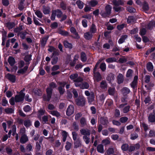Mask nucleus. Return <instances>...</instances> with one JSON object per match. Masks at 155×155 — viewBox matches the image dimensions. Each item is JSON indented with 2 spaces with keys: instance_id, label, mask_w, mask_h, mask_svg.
<instances>
[{
  "instance_id": "f257e3e1",
  "label": "nucleus",
  "mask_w": 155,
  "mask_h": 155,
  "mask_svg": "<svg viewBox=\"0 0 155 155\" xmlns=\"http://www.w3.org/2000/svg\"><path fill=\"white\" fill-rule=\"evenodd\" d=\"M56 87V84L54 82H51L49 84V87L46 89L47 98H44V99L48 101L50 100L51 96L53 89Z\"/></svg>"
},
{
  "instance_id": "f03ea898",
  "label": "nucleus",
  "mask_w": 155,
  "mask_h": 155,
  "mask_svg": "<svg viewBox=\"0 0 155 155\" xmlns=\"http://www.w3.org/2000/svg\"><path fill=\"white\" fill-rule=\"evenodd\" d=\"M112 7L110 5H107L105 7V12H101V15L104 17H106L110 14Z\"/></svg>"
},
{
  "instance_id": "7ed1b4c3",
  "label": "nucleus",
  "mask_w": 155,
  "mask_h": 155,
  "mask_svg": "<svg viewBox=\"0 0 155 155\" xmlns=\"http://www.w3.org/2000/svg\"><path fill=\"white\" fill-rule=\"evenodd\" d=\"M25 96V94L22 91H20L19 95H16L15 97V102H20L22 101Z\"/></svg>"
},
{
  "instance_id": "20e7f679",
  "label": "nucleus",
  "mask_w": 155,
  "mask_h": 155,
  "mask_svg": "<svg viewBox=\"0 0 155 155\" xmlns=\"http://www.w3.org/2000/svg\"><path fill=\"white\" fill-rule=\"evenodd\" d=\"M75 102L78 105L83 106L85 104V100L83 97H79L75 100Z\"/></svg>"
},
{
  "instance_id": "39448f33",
  "label": "nucleus",
  "mask_w": 155,
  "mask_h": 155,
  "mask_svg": "<svg viewBox=\"0 0 155 155\" xmlns=\"http://www.w3.org/2000/svg\"><path fill=\"white\" fill-rule=\"evenodd\" d=\"M74 108L73 105H70L69 106L66 110V114L68 116H70L74 113Z\"/></svg>"
},
{
  "instance_id": "423d86ee",
  "label": "nucleus",
  "mask_w": 155,
  "mask_h": 155,
  "mask_svg": "<svg viewBox=\"0 0 155 155\" xmlns=\"http://www.w3.org/2000/svg\"><path fill=\"white\" fill-rule=\"evenodd\" d=\"M83 79L80 77L78 78L75 80L74 81V85L76 87H80L82 81Z\"/></svg>"
},
{
  "instance_id": "0eeeda50",
  "label": "nucleus",
  "mask_w": 155,
  "mask_h": 155,
  "mask_svg": "<svg viewBox=\"0 0 155 155\" xmlns=\"http://www.w3.org/2000/svg\"><path fill=\"white\" fill-rule=\"evenodd\" d=\"M66 83L65 82L60 83V86L58 88V90L60 94H62L64 92V87Z\"/></svg>"
},
{
  "instance_id": "6e6552de",
  "label": "nucleus",
  "mask_w": 155,
  "mask_h": 155,
  "mask_svg": "<svg viewBox=\"0 0 155 155\" xmlns=\"http://www.w3.org/2000/svg\"><path fill=\"white\" fill-rule=\"evenodd\" d=\"M93 34L89 31L87 32L84 34V38L87 40L91 39L93 37Z\"/></svg>"
},
{
  "instance_id": "1a4fd4ad",
  "label": "nucleus",
  "mask_w": 155,
  "mask_h": 155,
  "mask_svg": "<svg viewBox=\"0 0 155 155\" xmlns=\"http://www.w3.org/2000/svg\"><path fill=\"white\" fill-rule=\"evenodd\" d=\"M70 31L71 33L73 34L74 35V37L76 39H78L79 38V37L77 32L76 29L73 27H71L70 28Z\"/></svg>"
},
{
  "instance_id": "9d476101",
  "label": "nucleus",
  "mask_w": 155,
  "mask_h": 155,
  "mask_svg": "<svg viewBox=\"0 0 155 155\" xmlns=\"http://www.w3.org/2000/svg\"><path fill=\"white\" fill-rule=\"evenodd\" d=\"M99 121L103 125H107L108 123V119L107 118L101 117Z\"/></svg>"
},
{
  "instance_id": "9b49d317",
  "label": "nucleus",
  "mask_w": 155,
  "mask_h": 155,
  "mask_svg": "<svg viewBox=\"0 0 155 155\" xmlns=\"http://www.w3.org/2000/svg\"><path fill=\"white\" fill-rule=\"evenodd\" d=\"M81 134L83 135H88L90 136V133L89 130L88 129H82L80 130Z\"/></svg>"
},
{
  "instance_id": "f8f14e48",
  "label": "nucleus",
  "mask_w": 155,
  "mask_h": 155,
  "mask_svg": "<svg viewBox=\"0 0 155 155\" xmlns=\"http://www.w3.org/2000/svg\"><path fill=\"white\" fill-rule=\"evenodd\" d=\"M28 140V138L26 135H21L20 139V142L21 143H24Z\"/></svg>"
},
{
  "instance_id": "ddd939ff",
  "label": "nucleus",
  "mask_w": 155,
  "mask_h": 155,
  "mask_svg": "<svg viewBox=\"0 0 155 155\" xmlns=\"http://www.w3.org/2000/svg\"><path fill=\"white\" fill-rule=\"evenodd\" d=\"M48 112L53 116H55L57 117H60L61 116L60 113L57 110H51Z\"/></svg>"
},
{
  "instance_id": "4468645a",
  "label": "nucleus",
  "mask_w": 155,
  "mask_h": 155,
  "mask_svg": "<svg viewBox=\"0 0 155 155\" xmlns=\"http://www.w3.org/2000/svg\"><path fill=\"white\" fill-rule=\"evenodd\" d=\"M6 77L12 82H15V76L8 74L6 75Z\"/></svg>"
},
{
  "instance_id": "2eb2a0df",
  "label": "nucleus",
  "mask_w": 155,
  "mask_h": 155,
  "mask_svg": "<svg viewBox=\"0 0 155 155\" xmlns=\"http://www.w3.org/2000/svg\"><path fill=\"white\" fill-rule=\"evenodd\" d=\"M138 78V77L137 76H135L134 77V81L131 84V86L132 87L134 88L136 86L137 84Z\"/></svg>"
},
{
  "instance_id": "dca6fc26",
  "label": "nucleus",
  "mask_w": 155,
  "mask_h": 155,
  "mask_svg": "<svg viewBox=\"0 0 155 155\" xmlns=\"http://www.w3.org/2000/svg\"><path fill=\"white\" fill-rule=\"evenodd\" d=\"M94 78L95 79L98 81L101 80V74L98 72H94Z\"/></svg>"
},
{
  "instance_id": "f3484780",
  "label": "nucleus",
  "mask_w": 155,
  "mask_h": 155,
  "mask_svg": "<svg viewBox=\"0 0 155 155\" xmlns=\"http://www.w3.org/2000/svg\"><path fill=\"white\" fill-rule=\"evenodd\" d=\"M149 120L151 122H155V111H154L153 114H150L149 117Z\"/></svg>"
},
{
  "instance_id": "a211bd4d",
  "label": "nucleus",
  "mask_w": 155,
  "mask_h": 155,
  "mask_svg": "<svg viewBox=\"0 0 155 155\" xmlns=\"http://www.w3.org/2000/svg\"><path fill=\"white\" fill-rule=\"evenodd\" d=\"M97 150L98 152L103 153L104 152L103 145L102 144H99L97 147Z\"/></svg>"
},
{
  "instance_id": "6ab92c4d",
  "label": "nucleus",
  "mask_w": 155,
  "mask_h": 155,
  "mask_svg": "<svg viewBox=\"0 0 155 155\" xmlns=\"http://www.w3.org/2000/svg\"><path fill=\"white\" fill-rule=\"evenodd\" d=\"M88 102L90 104H92L94 100V96L93 94H92L88 97Z\"/></svg>"
},
{
  "instance_id": "aec40b11",
  "label": "nucleus",
  "mask_w": 155,
  "mask_h": 155,
  "mask_svg": "<svg viewBox=\"0 0 155 155\" xmlns=\"http://www.w3.org/2000/svg\"><path fill=\"white\" fill-rule=\"evenodd\" d=\"M8 61L11 66L14 65L15 63V58L12 57H10L8 59Z\"/></svg>"
},
{
  "instance_id": "412c9836",
  "label": "nucleus",
  "mask_w": 155,
  "mask_h": 155,
  "mask_svg": "<svg viewBox=\"0 0 155 155\" xmlns=\"http://www.w3.org/2000/svg\"><path fill=\"white\" fill-rule=\"evenodd\" d=\"M97 28L96 26L93 24L91 26L90 29V32H91L92 34L95 33L97 31Z\"/></svg>"
},
{
  "instance_id": "4be33fe9",
  "label": "nucleus",
  "mask_w": 155,
  "mask_h": 155,
  "mask_svg": "<svg viewBox=\"0 0 155 155\" xmlns=\"http://www.w3.org/2000/svg\"><path fill=\"white\" fill-rule=\"evenodd\" d=\"M117 79L118 84H120L122 83L124 81L123 75L122 74H119L117 76Z\"/></svg>"
},
{
  "instance_id": "5701e85b",
  "label": "nucleus",
  "mask_w": 155,
  "mask_h": 155,
  "mask_svg": "<svg viewBox=\"0 0 155 155\" xmlns=\"http://www.w3.org/2000/svg\"><path fill=\"white\" fill-rule=\"evenodd\" d=\"M130 92V89L127 87H124L122 90V93L124 96L129 94Z\"/></svg>"
},
{
  "instance_id": "b1692460",
  "label": "nucleus",
  "mask_w": 155,
  "mask_h": 155,
  "mask_svg": "<svg viewBox=\"0 0 155 155\" xmlns=\"http://www.w3.org/2000/svg\"><path fill=\"white\" fill-rule=\"evenodd\" d=\"M127 36L126 35H123L121 36L118 41V42L119 44H121L124 42L125 40L127 38Z\"/></svg>"
},
{
  "instance_id": "393cba45",
  "label": "nucleus",
  "mask_w": 155,
  "mask_h": 155,
  "mask_svg": "<svg viewBox=\"0 0 155 155\" xmlns=\"http://www.w3.org/2000/svg\"><path fill=\"white\" fill-rule=\"evenodd\" d=\"M48 50L51 52H53L52 53L53 56H54V55H56L58 53L56 49L53 47H50Z\"/></svg>"
},
{
  "instance_id": "a878e982",
  "label": "nucleus",
  "mask_w": 155,
  "mask_h": 155,
  "mask_svg": "<svg viewBox=\"0 0 155 155\" xmlns=\"http://www.w3.org/2000/svg\"><path fill=\"white\" fill-rule=\"evenodd\" d=\"M113 3L116 6L122 5L123 4V2L121 0H119L118 1L116 0H114L113 1Z\"/></svg>"
},
{
  "instance_id": "bb28decb",
  "label": "nucleus",
  "mask_w": 155,
  "mask_h": 155,
  "mask_svg": "<svg viewBox=\"0 0 155 155\" xmlns=\"http://www.w3.org/2000/svg\"><path fill=\"white\" fill-rule=\"evenodd\" d=\"M64 45L66 48H72V45L71 43H69L67 41H65L64 42Z\"/></svg>"
},
{
  "instance_id": "cd10ccee",
  "label": "nucleus",
  "mask_w": 155,
  "mask_h": 155,
  "mask_svg": "<svg viewBox=\"0 0 155 155\" xmlns=\"http://www.w3.org/2000/svg\"><path fill=\"white\" fill-rule=\"evenodd\" d=\"M89 87V85L86 82L83 83L82 82L80 88L82 89H87Z\"/></svg>"
},
{
  "instance_id": "c85d7f7f",
  "label": "nucleus",
  "mask_w": 155,
  "mask_h": 155,
  "mask_svg": "<svg viewBox=\"0 0 155 155\" xmlns=\"http://www.w3.org/2000/svg\"><path fill=\"white\" fill-rule=\"evenodd\" d=\"M78 7L80 9H82L84 6V3L80 0L77 1L76 2Z\"/></svg>"
},
{
  "instance_id": "c756f323",
  "label": "nucleus",
  "mask_w": 155,
  "mask_h": 155,
  "mask_svg": "<svg viewBox=\"0 0 155 155\" xmlns=\"http://www.w3.org/2000/svg\"><path fill=\"white\" fill-rule=\"evenodd\" d=\"M90 136L84 135L83 137V139L86 144H88L90 142Z\"/></svg>"
},
{
  "instance_id": "7c9ffc66",
  "label": "nucleus",
  "mask_w": 155,
  "mask_h": 155,
  "mask_svg": "<svg viewBox=\"0 0 155 155\" xmlns=\"http://www.w3.org/2000/svg\"><path fill=\"white\" fill-rule=\"evenodd\" d=\"M147 69L149 71H152L153 69V66L151 62L148 63L147 64Z\"/></svg>"
},
{
  "instance_id": "2f4dec72",
  "label": "nucleus",
  "mask_w": 155,
  "mask_h": 155,
  "mask_svg": "<svg viewBox=\"0 0 155 155\" xmlns=\"http://www.w3.org/2000/svg\"><path fill=\"white\" fill-rule=\"evenodd\" d=\"M5 111L7 114H12L13 113L14 110L11 108H7L5 109Z\"/></svg>"
},
{
  "instance_id": "473e14b6",
  "label": "nucleus",
  "mask_w": 155,
  "mask_h": 155,
  "mask_svg": "<svg viewBox=\"0 0 155 155\" xmlns=\"http://www.w3.org/2000/svg\"><path fill=\"white\" fill-rule=\"evenodd\" d=\"M106 61L107 62L109 63L116 62L117 61V60L115 58H110L107 59Z\"/></svg>"
},
{
  "instance_id": "72a5a7b5",
  "label": "nucleus",
  "mask_w": 155,
  "mask_h": 155,
  "mask_svg": "<svg viewBox=\"0 0 155 155\" xmlns=\"http://www.w3.org/2000/svg\"><path fill=\"white\" fill-rule=\"evenodd\" d=\"M28 68V67L26 66L24 67L23 69L19 70L17 72L18 73L23 74L25 73L27 70Z\"/></svg>"
},
{
  "instance_id": "f704fd0d",
  "label": "nucleus",
  "mask_w": 155,
  "mask_h": 155,
  "mask_svg": "<svg viewBox=\"0 0 155 155\" xmlns=\"http://www.w3.org/2000/svg\"><path fill=\"white\" fill-rule=\"evenodd\" d=\"M81 60L83 62H85L87 60V58L85 54L83 52H82L81 54Z\"/></svg>"
},
{
  "instance_id": "c9c22d12",
  "label": "nucleus",
  "mask_w": 155,
  "mask_h": 155,
  "mask_svg": "<svg viewBox=\"0 0 155 155\" xmlns=\"http://www.w3.org/2000/svg\"><path fill=\"white\" fill-rule=\"evenodd\" d=\"M78 74L76 73L70 75V78L71 80H73L74 82V81L75 80L78 78Z\"/></svg>"
},
{
  "instance_id": "e433bc0d",
  "label": "nucleus",
  "mask_w": 155,
  "mask_h": 155,
  "mask_svg": "<svg viewBox=\"0 0 155 155\" xmlns=\"http://www.w3.org/2000/svg\"><path fill=\"white\" fill-rule=\"evenodd\" d=\"M24 124L26 127H28L31 125V123L30 120H26L24 121Z\"/></svg>"
},
{
  "instance_id": "4c0bfd02",
  "label": "nucleus",
  "mask_w": 155,
  "mask_h": 155,
  "mask_svg": "<svg viewBox=\"0 0 155 155\" xmlns=\"http://www.w3.org/2000/svg\"><path fill=\"white\" fill-rule=\"evenodd\" d=\"M138 137V135L136 133L132 134H130V138L132 140H134Z\"/></svg>"
},
{
  "instance_id": "58836bf2",
  "label": "nucleus",
  "mask_w": 155,
  "mask_h": 155,
  "mask_svg": "<svg viewBox=\"0 0 155 155\" xmlns=\"http://www.w3.org/2000/svg\"><path fill=\"white\" fill-rule=\"evenodd\" d=\"M27 34L26 32H20L18 33V35L20 36V38L22 39H24Z\"/></svg>"
},
{
  "instance_id": "ea45409f",
  "label": "nucleus",
  "mask_w": 155,
  "mask_h": 155,
  "mask_svg": "<svg viewBox=\"0 0 155 155\" xmlns=\"http://www.w3.org/2000/svg\"><path fill=\"white\" fill-rule=\"evenodd\" d=\"M48 39V37H45L43 38L41 40V44L43 46H44L46 44L47 40Z\"/></svg>"
},
{
  "instance_id": "a19ab883",
  "label": "nucleus",
  "mask_w": 155,
  "mask_h": 155,
  "mask_svg": "<svg viewBox=\"0 0 155 155\" xmlns=\"http://www.w3.org/2000/svg\"><path fill=\"white\" fill-rule=\"evenodd\" d=\"M97 1L93 0L90 2L88 3V4L90 6L94 7L97 4Z\"/></svg>"
},
{
  "instance_id": "79ce46f5",
  "label": "nucleus",
  "mask_w": 155,
  "mask_h": 155,
  "mask_svg": "<svg viewBox=\"0 0 155 155\" xmlns=\"http://www.w3.org/2000/svg\"><path fill=\"white\" fill-rule=\"evenodd\" d=\"M74 144L75 147L76 148L79 147L81 146V142L79 138H78L77 140H76Z\"/></svg>"
},
{
  "instance_id": "37998d69",
  "label": "nucleus",
  "mask_w": 155,
  "mask_h": 155,
  "mask_svg": "<svg viewBox=\"0 0 155 155\" xmlns=\"http://www.w3.org/2000/svg\"><path fill=\"white\" fill-rule=\"evenodd\" d=\"M45 110H43L42 109H41L38 111V116L39 118H41V116L43 115L45 112Z\"/></svg>"
},
{
  "instance_id": "c03bdc74",
  "label": "nucleus",
  "mask_w": 155,
  "mask_h": 155,
  "mask_svg": "<svg viewBox=\"0 0 155 155\" xmlns=\"http://www.w3.org/2000/svg\"><path fill=\"white\" fill-rule=\"evenodd\" d=\"M143 8L144 11L146 12V11H147L149 9V7L148 4L146 2H144L143 5Z\"/></svg>"
},
{
  "instance_id": "a18cd8bd",
  "label": "nucleus",
  "mask_w": 155,
  "mask_h": 155,
  "mask_svg": "<svg viewBox=\"0 0 155 155\" xmlns=\"http://www.w3.org/2000/svg\"><path fill=\"white\" fill-rule=\"evenodd\" d=\"M80 122L82 126H84L86 124V119L84 117L81 118L80 120Z\"/></svg>"
},
{
  "instance_id": "49530a36",
  "label": "nucleus",
  "mask_w": 155,
  "mask_h": 155,
  "mask_svg": "<svg viewBox=\"0 0 155 155\" xmlns=\"http://www.w3.org/2000/svg\"><path fill=\"white\" fill-rule=\"evenodd\" d=\"M130 106H127L125 107L122 110L123 112L124 113H126L130 110Z\"/></svg>"
},
{
  "instance_id": "de8ad7c7",
  "label": "nucleus",
  "mask_w": 155,
  "mask_h": 155,
  "mask_svg": "<svg viewBox=\"0 0 155 155\" xmlns=\"http://www.w3.org/2000/svg\"><path fill=\"white\" fill-rule=\"evenodd\" d=\"M35 13L38 17L40 18H42V14L40 11H36L35 12Z\"/></svg>"
},
{
  "instance_id": "09e8293b",
  "label": "nucleus",
  "mask_w": 155,
  "mask_h": 155,
  "mask_svg": "<svg viewBox=\"0 0 155 155\" xmlns=\"http://www.w3.org/2000/svg\"><path fill=\"white\" fill-rule=\"evenodd\" d=\"M115 88H109L108 91L110 95H113L115 92Z\"/></svg>"
},
{
  "instance_id": "8fccbe9b",
  "label": "nucleus",
  "mask_w": 155,
  "mask_h": 155,
  "mask_svg": "<svg viewBox=\"0 0 155 155\" xmlns=\"http://www.w3.org/2000/svg\"><path fill=\"white\" fill-rule=\"evenodd\" d=\"M58 33L63 35H64V36H67V35H68V32H67L66 31H64L62 30H59L58 31Z\"/></svg>"
},
{
  "instance_id": "3c124183",
  "label": "nucleus",
  "mask_w": 155,
  "mask_h": 155,
  "mask_svg": "<svg viewBox=\"0 0 155 155\" xmlns=\"http://www.w3.org/2000/svg\"><path fill=\"white\" fill-rule=\"evenodd\" d=\"M56 12V14L57 17L58 18H60L62 15V12L59 10H55Z\"/></svg>"
},
{
  "instance_id": "603ef678",
  "label": "nucleus",
  "mask_w": 155,
  "mask_h": 155,
  "mask_svg": "<svg viewBox=\"0 0 155 155\" xmlns=\"http://www.w3.org/2000/svg\"><path fill=\"white\" fill-rule=\"evenodd\" d=\"M121 149L123 151H126L128 149V145L127 144H123L121 147Z\"/></svg>"
},
{
  "instance_id": "864d4df0",
  "label": "nucleus",
  "mask_w": 155,
  "mask_h": 155,
  "mask_svg": "<svg viewBox=\"0 0 155 155\" xmlns=\"http://www.w3.org/2000/svg\"><path fill=\"white\" fill-rule=\"evenodd\" d=\"M43 11L45 14H47L49 13L50 12V10L49 8L43 7Z\"/></svg>"
},
{
  "instance_id": "5fc2aeb1",
  "label": "nucleus",
  "mask_w": 155,
  "mask_h": 155,
  "mask_svg": "<svg viewBox=\"0 0 155 155\" xmlns=\"http://www.w3.org/2000/svg\"><path fill=\"white\" fill-rule=\"evenodd\" d=\"M141 126L144 129L145 131H147L148 129L147 125L144 123H141Z\"/></svg>"
},
{
  "instance_id": "6e6d98bb",
  "label": "nucleus",
  "mask_w": 155,
  "mask_h": 155,
  "mask_svg": "<svg viewBox=\"0 0 155 155\" xmlns=\"http://www.w3.org/2000/svg\"><path fill=\"white\" fill-rule=\"evenodd\" d=\"M56 12L55 10L52 12L51 16V18L52 20L54 21L55 20L56 15Z\"/></svg>"
},
{
  "instance_id": "4d7b16f0",
  "label": "nucleus",
  "mask_w": 155,
  "mask_h": 155,
  "mask_svg": "<svg viewBox=\"0 0 155 155\" xmlns=\"http://www.w3.org/2000/svg\"><path fill=\"white\" fill-rule=\"evenodd\" d=\"M132 71L131 69H129L127 73L126 76L127 77L130 78L132 76Z\"/></svg>"
},
{
  "instance_id": "13d9d810",
  "label": "nucleus",
  "mask_w": 155,
  "mask_h": 155,
  "mask_svg": "<svg viewBox=\"0 0 155 155\" xmlns=\"http://www.w3.org/2000/svg\"><path fill=\"white\" fill-rule=\"evenodd\" d=\"M100 68L103 71H104L106 69V64L104 63H103L101 64Z\"/></svg>"
},
{
  "instance_id": "bf43d9fd",
  "label": "nucleus",
  "mask_w": 155,
  "mask_h": 155,
  "mask_svg": "<svg viewBox=\"0 0 155 155\" xmlns=\"http://www.w3.org/2000/svg\"><path fill=\"white\" fill-rule=\"evenodd\" d=\"M2 3L3 5L5 6H8L9 4L8 0H2Z\"/></svg>"
},
{
  "instance_id": "052dcab7",
  "label": "nucleus",
  "mask_w": 155,
  "mask_h": 155,
  "mask_svg": "<svg viewBox=\"0 0 155 155\" xmlns=\"http://www.w3.org/2000/svg\"><path fill=\"white\" fill-rule=\"evenodd\" d=\"M41 146L40 145L39 143L38 142H37L36 143V147L35 150L36 151L38 152L40 151L41 149Z\"/></svg>"
},
{
  "instance_id": "680f3d73",
  "label": "nucleus",
  "mask_w": 155,
  "mask_h": 155,
  "mask_svg": "<svg viewBox=\"0 0 155 155\" xmlns=\"http://www.w3.org/2000/svg\"><path fill=\"white\" fill-rule=\"evenodd\" d=\"M128 118L126 117H122L120 119V121L122 123H124L127 122L128 120Z\"/></svg>"
},
{
  "instance_id": "e2e57ef3",
  "label": "nucleus",
  "mask_w": 155,
  "mask_h": 155,
  "mask_svg": "<svg viewBox=\"0 0 155 155\" xmlns=\"http://www.w3.org/2000/svg\"><path fill=\"white\" fill-rule=\"evenodd\" d=\"M71 143L68 142H67L66 145L65 146V148L67 150H68L71 148Z\"/></svg>"
},
{
  "instance_id": "0e129e2a",
  "label": "nucleus",
  "mask_w": 155,
  "mask_h": 155,
  "mask_svg": "<svg viewBox=\"0 0 155 155\" xmlns=\"http://www.w3.org/2000/svg\"><path fill=\"white\" fill-rule=\"evenodd\" d=\"M107 86L106 82L105 81H102L101 83V87L102 88H105Z\"/></svg>"
},
{
  "instance_id": "69168bd1",
  "label": "nucleus",
  "mask_w": 155,
  "mask_h": 155,
  "mask_svg": "<svg viewBox=\"0 0 155 155\" xmlns=\"http://www.w3.org/2000/svg\"><path fill=\"white\" fill-rule=\"evenodd\" d=\"M15 26V24L14 23H8L7 24V27L9 29L12 28Z\"/></svg>"
},
{
  "instance_id": "338daca9",
  "label": "nucleus",
  "mask_w": 155,
  "mask_h": 155,
  "mask_svg": "<svg viewBox=\"0 0 155 155\" xmlns=\"http://www.w3.org/2000/svg\"><path fill=\"white\" fill-rule=\"evenodd\" d=\"M127 10L130 13H134L135 11V9L131 7H127Z\"/></svg>"
},
{
  "instance_id": "774afa93",
  "label": "nucleus",
  "mask_w": 155,
  "mask_h": 155,
  "mask_svg": "<svg viewBox=\"0 0 155 155\" xmlns=\"http://www.w3.org/2000/svg\"><path fill=\"white\" fill-rule=\"evenodd\" d=\"M150 76L148 75H147L145 76L144 78V81L146 83H149L150 80Z\"/></svg>"
}]
</instances>
